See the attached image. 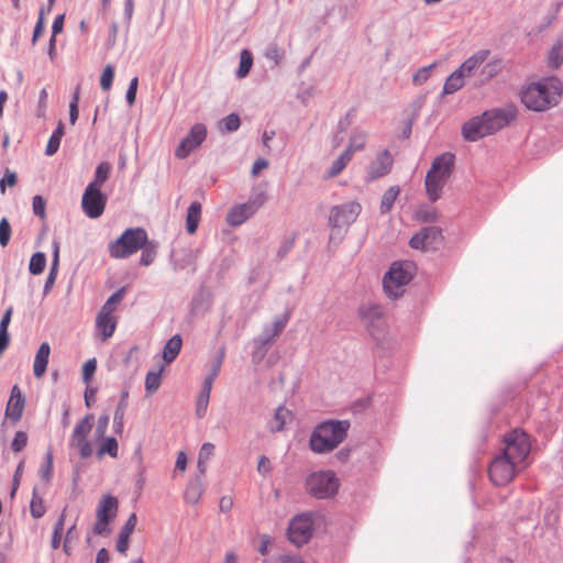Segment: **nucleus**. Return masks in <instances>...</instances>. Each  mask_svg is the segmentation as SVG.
Returning a JSON list of instances; mask_svg holds the SVG:
<instances>
[{
	"mask_svg": "<svg viewBox=\"0 0 563 563\" xmlns=\"http://www.w3.org/2000/svg\"><path fill=\"white\" fill-rule=\"evenodd\" d=\"M562 84L555 77L528 85L521 91V102L532 111L542 112L556 106L562 95Z\"/></svg>",
	"mask_w": 563,
	"mask_h": 563,
	"instance_id": "1",
	"label": "nucleus"
},
{
	"mask_svg": "<svg viewBox=\"0 0 563 563\" xmlns=\"http://www.w3.org/2000/svg\"><path fill=\"white\" fill-rule=\"evenodd\" d=\"M347 421H327L319 424L310 437V448L316 453H325L335 449L346 437Z\"/></svg>",
	"mask_w": 563,
	"mask_h": 563,
	"instance_id": "2",
	"label": "nucleus"
},
{
	"mask_svg": "<svg viewBox=\"0 0 563 563\" xmlns=\"http://www.w3.org/2000/svg\"><path fill=\"white\" fill-rule=\"evenodd\" d=\"M453 167L454 155L452 153H443L433 159L424 180L426 192L431 201L440 199L442 190L453 173Z\"/></svg>",
	"mask_w": 563,
	"mask_h": 563,
	"instance_id": "3",
	"label": "nucleus"
},
{
	"mask_svg": "<svg viewBox=\"0 0 563 563\" xmlns=\"http://www.w3.org/2000/svg\"><path fill=\"white\" fill-rule=\"evenodd\" d=\"M147 232L142 228L126 229L114 242L109 245L110 256L126 258L145 245Z\"/></svg>",
	"mask_w": 563,
	"mask_h": 563,
	"instance_id": "4",
	"label": "nucleus"
},
{
	"mask_svg": "<svg viewBox=\"0 0 563 563\" xmlns=\"http://www.w3.org/2000/svg\"><path fill=\"white\" fill-rule=\"evenodd\" d=\"M305 485L311 496L328 499L338 494L340 482L332 471H318L306 478Z\"/></svg>",
	"mask_w": 563,
	"mask_h": 563,
	"instance_id": "5",
	"label": "nucleus"
},
{
	"mask_svg": "<svg viewBox=\"0 0 563 563\" xmlns=\"http://www.w3.org/2000/svg\"><path fill=\"white\" fill-rule=\"evenodd\" d=\"M125 288H120L112 294L101 307L96 318V328L102 341L110 339L117 328L118 319L113 314L115 306L123 299Z\"/></svg>",
	"mask_w": 563,
	"mask_h": 563,
	"instance_id": "6",
	"label": "nucleus"
},
{
	"mask_svg": "<svg viewBox=\"0 0 563 563\" xmlns=\"http://www.w3.org/2000/svg\"><path fill=\"white\" fill-rule=\"evenodd\" d=\"M505 446L500 452L512 462H516L522 468H526V460L531 450V443L526 432L514 430L506 434L504 440Z\"/></svg>",
	"mask_w": 563,
	"mask_h": 563,
	"instance_id": "7",
	"label": "nucleus"
},
{
	"mask_svg": "<svg viewBox=\"0 0 563 563\" xmlns=\"http://www.w3.org/2000/svg\"><path fill=\"white\" fill-rule=\"evenodd\" d=\"M411 278V264L394 263L383 279L385 292L391 298L401 296L404 294V287Z\"/></svg>",
	"mask_w": 563,
	"mask_h": 563,
	"instance_id": "8",
	"label": "nucleus"
},
{
	"mask_svg": "<svg viewBox=\"0 0 563 563\" xmlns=\"http://www.w3.org/2000/svg\"><path fill=\"white\" fill-rule=\"evenodd\" d=\"M523 468L510 461L500 453L496 455L488 466V476L490 482L496 486H506L511 483L517 474Z\"/></svg>",
	"mask_w": 563,
	"mask_h": 563,
	"instance_id": "9",
	"label": "nucleus"
},
{
	"mask_svg": "<svg viewBox=\"0 0 563 563\" xmlns=\"http://www.w3.org/2000/svg\"><path fill=\"white\" fill-rule=\"evenodd\" d=\"M313 533V519L311 514L296 516L288 527V539L297 547L306 544Z\"/></svg>",
	"mask_w": 563,
	"mask_h": 563,
	"instance_id": "10",
	"label": "nucleus"
},
{
	"mask_svg": "<svg viewBox=\"0 0 563 563\" xmlns=\"http://www.w3.org/2000/svg\"><path fill=\"white\" fill-rule=\"evenodd\" d=\"M91 429L92 416L88 415L77 423L70 437V448L76 449L82 459H87L92 454V446L87 439Z\"/></svg>",
	"mask_w": 563,
	"mask_h": 563,
	"instance_id": "11",
	"label": "nucleus"
},
{
	"mask_svg": "<svg viewBox=\"0 0 563 563\" xmlns=\"http://www.w3.org/2000/svg\"><path fill=\"white\" fill-rule=\"evenodd\" d=\"M118 499L111 495L102 497L97 506V521L93 526V533L101 536L109 531L110 520L117 516Z\"/></svg>",
	"mask_w": 563,
	"mask_h": 563,
	"instance_id": "12",
	"label": "nucleus"
},
{
	"mask_svg": "<svg viewBox=\"0 0 563 563\" xmlns=\"http://www.w3.org/2000/svg\"><path fill=\"white\" fill-rule=\"evenodd\" d=\"M107 205V196L100 189L87 186L81 198L84 213L91 219L102 216Z\"/></svg>",
	"mask_w": 563,
	"mask_h": 563,
	"instance_id": "13",
	"label": "nucleus"
},
{
	"mask_svg": "<svg viewBox=\"0 0 563 563\" xmlns=\"http://www.w3.org/2000/svg\"><path fill=\"white\" fill-rule=\"evenodd\" d=\"M490 134L508 126L517 118V110L514 106L492 109L484 112Z\"/></svg>",
	"mask_w": 563,
	"mask_h": 563,
	"instance_id": "14",
	"label": "nucleus"
},
{
	"mask_svg": "<svg viewBox=\"0 0 563 563\" xmlns=\"http://www.w3.org/2000/svg\"><path fill=\"white\" fill-rule=\"evenodd\" d=\"M264 201L265 197L261 194L246 203L234 206L227 214V222L231 227L241 225L258 210Z\"/></svg>",
	"mask_w": 563,
	"mask_h": 563,
	"instance_id": "15",
	"label": "nucleus"
},
{
	"mask_svg": "<svg viewBox=\"0 0 563 563\" xmlns=\"http://www.w3.org/2000/svg\"><path fill=\"white\" fill-rule=\"evenodd\" d=\"M207 136V128L201 124H195L189 134L181 140L177 148L175 150V156L177 158H186L194 150L199 147Z\"/></svg>",
	"mask_w": 563,
	"mask_h": 563,
	"instance_id": "16",
	"label": "nucleus"
},
{
	"mask_svg": "<svg viewBox=\"0 0 563 563\" xmlns=\"http://www.w3.org/2000/svg\"><path fill=\"white\" fill-rule=\"evenodd\" d=\"M361 210L362 207L356 201L333 207L330 213V222L336 228L347 227L357 219Z\"/></svg>",
	"mask_w": 563,
	"mask_h": 563,
	"instance_id": "17",
	"label": "nucleus"
},
{
	"mask_svg": "<svg viewBox=\"0 0 563 563\" xmlns=\"http://www.w3.org/2000/svg\"><path fill=\"white\" fill-rule=\"evenodd\" d=\"M441 230L437 227H428L421 229L417 234H415L410 239L409 245L415 250L428 251L435 249L441 243Z\"/></svg>",
	"mask_w": 563,
	"mask_h": 563,
	"instance_id": "18",
	"label": "nucleus"
},
{
	"mask_svg": "<svg viewBox=\"0 0 563 563\" xmlns=\"http://www.w3.org/2000/svg\"><path fill=\"white\" fill-rule=\"evenodd\" d=\"M462 135L468 142H476L484 136L492 135L484 113L465 122L462 126Z\"/></svg>",
	"mask_w": 563,
	"mask_h": 563,
	"instance_id": "19",
	"label": "nucleus"
},
{
	"mask_svg": "<svg viewBox=\"0 0 563 563\" xmlns=\"http://www.w3.org/2000/svg\"><path fill=\"white\" fill-rule=\"evenodd\" d=\"M25 406V398L18 385L11 389V395L5 408V417L16 422L21 419Z\"/></svg>",
	"mask_w": 563,
	"mask_h": 563,
	"instance_id": "20",
	"label": "nucleus"
},
{
	"mask_svg": "<svg viewBox=\"0 0 563 563\" xmlns=\"http://www.w3.org/2000/svg\"><path fill=\"white\" fill-rule=\"evenodd\" d=\"M393 166V157L388 151H383L371 163L367 180L372 181L387 175Z\"/></svg>",
	"mask_w": 563,
	"mask_h": 563,
	"instance_id": "21",
	"label": "nucleus"
},
{
	"mask_svg": "<svg viewBox=\"0 0 563 563\" xmlns=\"http://www.w3.org/2000/svg\"><path fill=\"white\" fill-rule=\"evenodd\" d=\"M136 522V515L131 514L119 533V538L117 541V551L122 555H125L129 549L130 537L135 529Z\"/></svg>",
	"mask_w": 563,
	"mask_h": 563,
	"instance_id": "22",
	"label": "nucleus"
},
{
	"mask_svg": "<svg viewBox=\"0 0 563 563\" xmlns=\"http://www.w3.org/2000/svg\"><path fill=\"white\" fill-rule=\"evenodd\" d=\"M49 344L47 342H43L36 352L33 363V373L36 378H41L45 374L49 360Z\"/></svg>",
	"mask_w": 563,
	"mask_h": 563,
	"instance_id": "23",
	"label": "nucleus"
},
{
	"mask_svg": "<svg viewBox=\"0 0 563 563\" xmlns=\"http://www.w3.org/2000/svg\"><path fill=\"white\" fill-rule=\"evenodd\" d=\"M59 249H60L59 241L54 240L53 241V261H52L48 276H47L45 285H44V295H47L52 290V288L55 284V280L57 278L58 267H59Z\"/></svg>",
	"mask_w": 563,
	"mask_h": 563,
	"instance_id": "24",
	"label": "nucleus"
},
{
	"mask_svg": "<svg viewBox=\"0 0 563 563\" xmlns=\"http://www.w3.org/2000/svg\"><path fill=\"white\" fill-rule=\"evenodd\" d=\"M489 51H479L468 57L460 67L459 71L465 77L472 76L475 69H477L488 57Z\"/></svg>",
	"mask_w": 563,
	"mask_h": 563,
	"instance_id": "25",
	"label": "nucleus"
},
{
	"mask_svg": "<svg viewBox=\"0 0 563 563\" xmlns=\"http://www.w3.org/2000/svg\"><path fill=\"white\" fill-rule=\"evenodd\" d=\"M201 220V203L194 201L187 210L186 230L189 234L196 233L199 222Z\"/></svg>",
	"mask_w": 563,
	"mask_h": 563,
	"instance_id": "26",
	"label": "nucleus"
},
{
	"mask_svg": "<svg viewBox=\"0 0 563 563\" xmlns=\"http://www.w3.org/2000/svg\"><path fill=\"white\" fill-rule=\"evenodd\" d=\"M183 340L179 334L172 336L163 349V358L166 363H172L179 354Z\"/></svg>",
	"mask_w": 563,
	"mask_h": 563,
	"instance_id": "27",
	"label": "nucleus"
},
{
	"mask_svg": "<svg viewBox=\"0 0 563 563\" xmlns=\"http://www.w3.org/2000/svg\"><path fill=\"white\" fill-rule=\"evenodd\" d=\"M563 64V35L558 38L548 55V65L558 68Z\"/></svg>",
	"mask_w": 563,
	"mask_h": 563,
	"instance_id": "28",
	"label": "nucleus"
},
{
	"mask_svg": "<svg viewBox=\"0 0 563 563\" xmlns=\"http://www.w3.org/2000/svg\"><path fill=\"white\" fill-rule=\"evenodd\" d=\"M464 79L465 76L462 75L459 69L453 71L448 79L445 80V84L443 86V93L444 95H452L460 90L464 86Z\"/></svg>",
	"mask_w": 563,
	"mask_h": 563,
	"instance_id": "29",
	"label": "nucleus"
},
{
	"mask_svg": "<svg viewBox=\"0 0 563 563\" xmlns=\"http://www.w3.org/2000/svg\"><path fill=\"white\" fill-rule=\"evenodd\" d=\"M111 172V165L108 162L100 163L95 172L93 180L88 185L93 188L100 189L102 185L108 180Z\"/></svg>",
	"mask_w": 563,
	"mask_h": 563,
	"instance_id": "30",
	"label": "nucleus"
},
{
	"mask_svg": "<svg viewBox=\"0 0 563 563\" xmlns=\"http://www.w3.org/2000/svg\"><path fill=\"white\" fill-rule=\"evenodd\" d=\"M63 135H64V124L62 121H59L57 128L51 135L48 143L46 145L45 154L47 156H52L58 151Z\"/></svg>",
	"mask_w": 563,
	"mask_h": 563,
	"instance_id": "31",
	"label": "nucleus"
},
{
	"mask_svg": "<svg viewBox=\"0 0 563 563\" xmlns=\"http://www.w3.org/2000/svg\"><path fill=\"white\" fill-rule=\"evenodd\" d=\"M399 192L400 188L398 186H391L384 192L380 202V211L383 213L390 211V209L394 206V202L399 196Z\"/></svg>",
	"mask_w": 563,
	"mask_h": 563,
	"instance_id": "32",
	"label": "nucleus"
},
{
	"mask_svg": "<svg viewBox=\"0 0 563 563\" xmlns=\"http://www.w3.org/2000/svg\"><path fill=\"white\" fill-rule=\"evenodd\" d=\"M352 157L343 152L331 165L327 172L328 178H334L340 175L346 165L351 162Z\"/></svg>",
	"mask_w": 563,
	"mask_h": 563,
	"instance_id": "33",
	"label": "nucleus"
},
{
	"mask_svg": "<svg viewBox=\"0 0 563 563\" xmlns=\"http://www.w3.org/2000/svg\"><path fill=\"white\" fill-rule=\"evenodd\" d=\"M290 419L291 412L285 407H278L272 421L271 429L273 431H280Z\"/></svg>",
	"mask_w": 563,
	"mask_h": 563,
	"instance_id": "34",
	"label": "nucleus"
},
{
	"mask_svg": "<svg viewBox=\"0 0 563 563\" xmlns=\"http://www.w3.org/2000/svg\"><path fill=\"white\" fill-rule=\"evenodd\" d=\"M65 518H66V510L64 509L54 526V531H53V536H52V540H51V545L54 550H56L60 547L63 532H64Z\"/></svg>",
	"mask_w": 563,
	"mask_h": 563,
	"instance_id": "35",
	"label": "nucleus"
},
{
	"mask_svg": "<svg viewBox=\"0 0 563 563\" xmlns=\"http://www.w3.org/2000/svg\"><path fill=\"white\" fill-rule=\"evenodd\" d=\"M46 266V256L42 252H36L31 256L29 271L32 275H40Z\"/></svg>",
	"mask_w": 563,
	"mask_h": 563,
	"instance_id": "36",
	"label": "nucleus"
},
{
	"mask_svg": "<svg viewBox=\"0 0 563 563\" xmlns=\"http://www.w3.org/2000/svg\"><path fill=\"white\" fill-rule=\"evenodd\" d=\"M253 65V56L252 53L247 49H243L240 56V66L236 71V76L239 78H244L249 75L251 67Z\"/></svg>",
	"mask_w": 563,
	"mask_h": 563,
	"instance_id": "37",
	"label": "nucleus"
},
{
	"mask_svg": "<svg viewBox=\"0 0 563 563\" xmlns=\"http://www.w3.org/2000/svg\"><path fill=\"white\" fill-rule=\"evenodd\" d=\"M366 143V135L364 133H354L350 137L349 145L344 151L351 157H353L354 153L364 148Z\"/></svg>",
	"mask_w": 563,
	"mask_h": 563,
	"instance_id": "38",
	"label": "nucleus"
},
{
	"mask_svg": "<svg viewBox=\"0 0 563 563\" xmlns=\"http://www.w3.org/2000/svg\"><path fill=\"white\" fill-rule=\"evenodd\" d=\"M141 250H142V254H141L140 263L144 266H148L150 264H152L154 262V258L156 256L157 245H156V243L150 242L147 240V242L145 243L144 246H142Z\"/></svg>",
	"mask_w": 563,
	"mask_h": 563,
	"instance_id": "39",
	"label": "nucleus"
},
{
	"mask_svg": "<svg viewBox=\"0 0 563 563\" xmlns=\"http://www.w3.org/2000/svg\"><path fill=\"white\" fill-rule=\"evenodd\" d=\"M203 488L200 482L192 483L187 486L184 497L185 500L189 504H196L199 501L202 495Z\"/></svg>",
	"mask_w": 563,
	"mask_h": 563,
	"instance_id": "40",
	"label": "nucleus"
},
{
	"mask_svg": "<svg viewBox=\"0 0 563 563\" xmlns=\"http://www.w3.org/2000/svg\"><path fill=\"white\" fill-rule=\"evenodd\" d=\"M118 442L114 438L110 437L103 440L101 443L98 455L101 457L104 454H109L111 457L118 456Z\"/></svg>",
	"mask_w": 563,
	"mask_h": 563,
	"instance_id": "41",
	"label": "nucleus"
},
{
	"mask_svg": "<svg viewBox=\"0 0 563 563\" xmlns=\"http://www.w3.org/2000/svg\"><path fill=\"white\" fill-rule=\"evenodd\" d=\"M162 368L158 372H148L145 378V388L148 393H155L161 385Z\"/></svg>",
	"mask_w": 563,
	"mask_h": 563,
	"instance_id": "42",
	"label": "nucleus"
},
{
	"mask_svg": "<svg viewBox=\"0 0 563 563\" xmlns=\"http://www.w3.org/2000/svg\"><path fill=\"white\" fill-rule=\"evenodd\" d=\"M30 511L32 517L35 519H38L44 516L46 508L43 499L40 496L33 495L30 504Z\"/></svg>",
	"mask_w": 563,
	"mask_h": 563,
	"instance_id": "43",
	"label": "nucleus"
},
{
	"mask_svg": "<svg viewBox=\"0 0 563 563\" xmlns=\"http://www.w3.org/2000/svg\"><path fill=\"white\" fill-rule=\"evenodd\" d=\"M114 78V68L112 65H107L100 77V86L104 91L110 90Z\"/></svg>",
	"mask_w": 563,
	"mask_h": 563,
	"instance_id": "44",
	"label": "nucleus"
},
{
	"mask_svg": "<svg viewBox=\"0 0 563 563\" xmlns=\"http://www.w3.org/2000/svg\"><path fill=\"white\" fill-rule=\"evenodd\" d=\"M16 181H18V177H16L15 172L5 169L3 177L0 179L1 195H4L7 186L14 187L16 185Z\"/></svg>",
	"mask_w": 563,
	"mask_h": 563,
	"instance_id": "45",
	"label": "nucleus"
},
{
	"mask_svg": "<svg viewBox=\"0 0 563 563\" xmlns=\"http://www.w3.org/2000/svg\"><path fill=\"white\" fill-rule=\"evenodd\" d=\"M27 444V434L24 431H18L11 443V448L14 452H21Z\"/></svg>",
	"mask_w": 563,
	"mask_h": 563,
	"instance_id": "46",
	"label": "nucleus"
},
{
	"mask_svg": "<svg viewBox=\"0 0 563 563\" xmlns=\"http://www.w3.org/2000/svg\"><path fill=\"white\" fill-rule=\"evenodd\" d=\"M11 238V227L8 219L0 220V245L7 246Z\"/></svg>",
	"mask_w": 563,
	"mask_h": 563,
	"instance_id": "47",
	"label": "nucleus"
},
{
	"mask_svg": "<svg viewBox=\"0 0 563 563\" xmlns=\"http://www.w3.org/2000/svg\"><path fill=\"white\" fill-rule=\"evenodd\" d=\"M416 218L422 222H434L438 218V214L433 208H421L417 211Z\"/></svg>",
	"mask_w": 563,
	"mask_h": 563,
	"instance_id": "48",
	"label": "nucleus"
},
{
	"mask_svg": "<svg viewBox=\"0 0 563 563\" xmlns=\"http://www.w3.org/2000/svg\"><path fill=\"white\" fill-rule=\"evenodd\" d=\"M32 208L35 216L40 217L41 219H45L46 212V201L42 196H34L32 201Z\"/></svg>",
	"mask_w": 563,
	"mask_h": 563,
	"instance_id": "49",
	"label": "nucleus"
},
{
	"mask_svg": "<svg viewBox=\"0 0 563 563\" xmlns=\"http://www.w3.org/2000/svg\"><path fill=\"white\" fill-rule=\"evenodd\" d=\"M433 67H434V65H430V66L420 68L412 77L413 84L419 86V85H422L423 82H426L429 79Z\"/></svg>",
	"mask_w": 563,
	"mask_h": 563,
	"instance_id": "50",
	"label": "nucleus"
},
{
	"mask_svg": "<svg viewBox=\"0 0 563 563\" xmlns=\"http://www.w3.org/2000/svg\"><path fill=\"white\" fill-rule=\"evenodd\" d=\"M209 399H210V394L200 390L198 399H197V409H196L198 417H202L206 413L208 404H209Z\"/></svg>",
	"mask_w": 563,
	"mask_h": 563,
	"instance_id": "51",
	"label": "nucleus"
},
{
	"mask_svg": "<svg viewBox=\"0 0 563 563\" xmlns=\"http://www.w3.org/2000/svg\"><path fill=\"white\" fill-rule=\"evenodd\" d=\"M222 123L227 132H233L240 128L241 121L238 114L231 113L222 120Z\"/></svg>",
	"mask_w": 563,
	"mask_h": 563,
	"instance_id": "52",
	"label": "nucleus"
},
{
	"mask_svg": "<svg viewBox=\"0 0 563 563\" xmlns=\"http://www.w3.org/2000/svg\"><path fill=\"white\" fill-rule=\"evenodd\" d=\"M97 369V361L95 358L88 360L82 366V379L89 383Z\"/></svg>",
	"mask_w": 563,
	"mask_h": 563,
	"instance_id": "53",
	"label": "nucleus"
},
{
	"mask_svg": "<svg viewBox=\"0 0 563 563\" xmlns=\"http://www.w3.org/2000/svg\"><path fill=\"white\" fill-rule=\"evenodd\" d=\"M52 473H53V454L49 451V452L46 453L45 465L41 470V477L45 482H48L51 479V477H52Z\"/></svg>",
	"mask_w": 563,
	"mask_h": 563,
	"instance_id": "54",
	"label": "nucleus"
},
{
	"mask_svg": "<svg viewBox=\"0 0 563 563\" xmlns=\"http://www.w3.org/2000/svg\"><path fill=\"white\" fill-rule=\"evenodd\" d=\"M214 452V445L210 442H206L202 444L200 451H199V459L200 464L203 462H208L209 459L213 455Z\"/></svg>",
	"mask_w": 563,
	"mask_h": 563,
	"instance_id": "55",
	"label": "nucleus"
},
{
	"mask_svg": "<svg viewBox=\"0 0 563 563\" xmlns=\"http://www.w3.org/2000/svg\"><path fill=\"white\" fill-rule=\"evenodd\" d=\"M137 86H139L137 77L132 78L130 81L128 91H126V101L130 106H132L135 102Z\"/></svg>",
	"mask_w": 563,
	"mask_h": 563,
	"instance_id": "56",
	"label": "nucleus"
},
{
	"mask_svg": "<svg viewBox=\"0 0 563 563\" xmlns=\"http://www.w3.org/2000/svg\"><path fill=\"white\" fill-rule=\"evenodd\" d=\"M268 165V161L265 158L256 159L251 170L252 176H257L262 170L266 169Z\"/></svg>",
	"mask_w": 563,
	"mask_h": 563,
	"instance_id": "57",
	"label": "nucleus"
},
{
	"mask_svg": "<svg viewBox=\"0 0 563 563\" xmlns=\"http://www.w3.org/2000/svg\"><path fill=\"white\" fill-rule=\"evenodd\" d=\"M287 322H288L287 316L275 320V322L273 324V336H278L285 329Z\"/></svg>",
	"mask_w": 563,
	"mask_h": 563,
	"instance_id": "58",
	"label": "nucleus"
},
{
	"mask_svg": "<svg viewBox=\"0 0 563 563\" xmlns=\"http://www.w3.org/2000/svg\"><path fill=\"white\" fill-rule=\"evenodd\" d=\"M43 32H44V16H43V11H41L38 20L34 27L32 42L35 43L36 40L42 35Z\"/></svg>",
	"mask_w": 563,
	"mask_h": 563,
	"instance_id": "59",
	"label": "nucleus"
},
{
	"mask_svg": "<svg viewBox=\"0 0 563 563\" xmlns=\"http://www.w3.org/2000/svg\"><path fill=\"white\" fill-rule=\"evenodd\" d=\"M186 467H187V455L185 452L180 451L177 454L175 470L185 472Z\"/></svg>",
	"mask_w": 563,
	"mask_h": 563,
	"instance_id": "60",
	"label": "nucleus"
},
{
	"mask_svg": "<svg viewBox=\"0 0 563 563\" xmlns=\"http://www.w3.org/2000/svg\"><path fill=\"white\" fill-rule=\"evenodd\" d=\"M64 27V15H58L55 18L52 25V36H56L58 33L63 31Z\"/></svg>",
	"mask_w": 563,
	"mask_h": 563,
	"instance_id": "61",
	"label": "nucleus"
},
{
	"mask_svg": "<svg viewBox=\"0 0 563 563\" xmlns=\"http://www.w3.org/2000/svg\"><path fill=\"white\" fill-rule=\"evenodd\" d=\"M257 470L262 474H267L271 471V461L266 456H261L257 464Z\"/></svg>",
	"mask_w": 563,
	"mask_h": 563,
	"instance_id": "62",
	"label": "nucleus"
},
{
	"mask_svg": "<svg viewBox=\"0 0 563 563\" xmlns=\"http://www.w3.org/2000/svg\"><path fill=\"white\" fill-rule=\"evenodd\" d=\"M12 308L10 307L3 314L1 321H0V331H8V327L11 321L12 317Z\"/></svg>",
	"mask_w": 563,
	"mask_h": 563,
	"instance_id": "63",
	"label": "nucleus"
},
{
	"mask_svg": "<svg viewBox=\"0 0 563 563\" xmlns=\"http://www.w3.org/2000/svg\"><path fill=\"white\" fill-rule=\"evenodd\" d=\"M223 355H224V353L221 352L219 357L212 363L211 373L209 375L214 376V377L218 376V374L221 369V366H222Z\"/></svg>",
	"mask_w": 563,
	"mask_h": 563,
	"instance_id": "64",
	"label": "nucleus"
}]
</instances>
